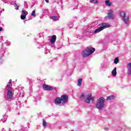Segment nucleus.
Returning a JSON list of instances; mask_svg holds the SVG:
<instances>
[{"mask_svg":"<svg viewBox=\"0 0 131 131\" xmlns=\"http://www.w3.org/2000/svg\"><path fill=\"white\" fill-rule=\"evenodd\" d=\"M96 51V49L94 48H87L82 52L81 55L83 58H87L89 57Z\"/></svg>","mask_w":131,"mask_h":131,"instance_id":"obj_1","label":"nucleus"},{"mask_svg":"<svg viewBox=\"0 0 131 131\" xmlns=\"http://www.w3.org/2000/svg\"><path fill=\"white\" fill-rule=\"evenodd\" d=\"M105 105V98L103 97H100L98 100L97 103H96V108L98 109V110H102L103 108H104V106Z\"/></svg>","mask_w":131,"mask_h":131,"instance_id":"obj_2","label":"nucleus"},{"mask_svg":"<svg viewBox=\"0 0 131 131\" xmlns=\"http://www.w3.org/2000/svg\"><path fill=\"white\" fill-rule=\"evenodd\" d=\"M9 85H7L6 88H7V98L8 100H11L14 96V90L12 87H9Z\"/></svg>","mask_w":131,"mask_h":131,"instance_id":"obj_3","label":"nucleus"},{"mask_svg":"<svg viewBox=\"0 0 131 131\" xmlns=\"http://www.w3.org/2000/svg\"><path fill=\"white\" fill-rule=\"evenodd\" d=\"M120 16L122 17L123 21L124 22L125 24H128L129 17L126 16V14L124 11H122L120 13Z\"/></svg>","mask_w":131,"mask_h":131,"instance_id":"obj_4","label":"nucleus"},{"mask_svg":"<svg viewBox=\"0 0 131 131\" xmlns=\"http://www.w3.org/2000/svg\"><path fill=\"white\" fill-rule=\"evenodd\" d=\"M100 26L101 27H100V28L95 30L94 32V33H98V32H100V31H102V30H103L104 28H108V27H110V25L109 24L104 23L102 24H100Z\"/></svg>","mask_w":131,"mask_h":131,"instance_id":"obj_5","label":"nucleus"},{"mask_svg":"<svg viewBox=\"0 0 131 131\" xmlns=\"http://www.w3.org/2000/svg\"><path fill=\"white\" fill-rule=\"evenodd\" d=\"M92 101V103H94V97H92V94H89L86 96V98H85V102L88 104H90Z\"/></svg>","mask_w":131,"mask_h":131,"instance_id":"obj_6","label":"nucleus"},{"mask_svg":"<svg viewBox=\"0 0 131 131\" xmlns=\"http://www.w3.org/2000/svg\"><path fill=\"white\" fill-rule=\"evenodd\" d=\"M62 104H65L68 102V95H63L60 97Z\"/></svg>","mask_w":131,"mask_h":131,"instance_id":"obj_7","label":"nucleus"},{"mask_svg":"<svg viewBox=\"0 0 131 131\" xmlns=\"http://www.w3.org/2000/svg\"><path fill=\"white\" fill-rule=\"evenodd\" d=\"M106 18L112 19H114V14H113V10H112V9H110L108 10Z\"/></svg>","mask_w":131,"mask_h":131,"instance_id":"obj_8","label":"nucleus"},{"mask_svg":"<svg viewBox=\"0 0 131 131\" xmlns=\"http://www.w3.org/2000/svg\"><path fill=\"white\" fill-rule=\"evenodd\" d=\"M42 87L45 91H54V87L48 84H45L43 85Z\"/></svg>","mask_w":131,"mask_h":131,"instance_id":"obj_9","label":"nucleus"},{"mask_svg":"<svg viewBox=\"0 0 131 131\" xmlns=\"http://www.w3.org/2000/svg\"><path fill=\"white\" fill-rule=\"evenodd\" d=\"M55 103L56 105H59V104H62V100L60 97H57L55 100Z\"/></svg>","mask_w":131,"mask_h":131,"instance_id":"obj_10","label":"nucleus"},{"mask_svg":"<svg viewBox=\"0 0 131 131\" xmlns=\"http://www.w3.org/2000/svg\"><path fill=\"white\" fill-rule=\"evenodd\" d=\"M56 39H57V36H56V35H54L53 36H52V37L51 39L50 42H51V43H55L56 41Z\"/></svg>","mask_w":131,"mask_h":131,"instance_id":"obj_11","label":"nucleus"},{"mask_svg":"<svg viewBox=\"0 0 131 131\" xmlns=\"http://www.w3.org/2000/svg\"><path fill=\"white\" fill-rule=\"evenodd\" d=\"M127 68L129 71L128 73V75H130L131 74V63H129L127 66Z\"/></svg>","mask_w":131,"mask_h":131,"instance_id":"obj_12","label":"nucleus"},{"mask_svg":"<svg viewBox=\"0 0 131 131\" xmlns=\"http://www.w3.org/2000/svg\"><path fill=\"white\" fill-rule=\"evenodd\" d=\"M114 98H115V96H114L113 95L109 96L107 97L106 101H110V100H113V99H114Z\"/></svg>","mask_w":131,"mask_h":131,"instance_id":"obj_13","label":"nucleus"},{"mask_svg":"<svg viewBox=\"0 0 131 131\" xmlns=\"http://www.w3.org/2000/svg\"><path fill=\"white\" fill-rule=\"evenodd\" d=\"M105 5L108 7H111V6H112V3L110 2L109 0H106L105 1Z\"/></svg>","mask_w":131,"mask_h":131,"instance_id":"obj_14","label":"nucleus"},{"mask_svg":"<svg viewBox=\"0 0 131 131\" xmlns=\"http://www.w3.org/2000/svg\"><path fill=\"white\" fill-rule=\"evenodd\" d=\"M82 82V79L79 78L78 80V86H81V83Z\"/></svg>","mask_w":131,"mask_h":131,"instance_id":"obj_15","label":"nucleus"},{"mask_svg":"<svg viewBox=\"0 0 131 131\" xmlns=\"http://www.w3.org/2000/svg\"><path fill=\"white\" fill-rule=\"evenodd\" d=\"M112 75L113 76H115L116 74H117V72H116V68H115L112 72Z\"/></svg>","mask_w":131,"mask_h":131,"instance_id":"obj_16","label":"nucleus"},{"mask_svg":"<svg viewBox=\"0 0 131 131\" xmlns=\"http://www.w3.org/2000/svg\"><path fill=\"white\" fill-rule=\"evenodd\" d=\"M22 13H23V15H24L25 16H27V15H28V12H27L25 10H23Z\"/></svg>","mask_w":131,"mask_h":131,"instance_id":"obj_17","label":"nucleus"},{"mask_svg":"<svg viewBox=\"0 0 131 131\" xmlns=\"http://www.w3.org/2000/svg\"><path fill=\"white\" fill-rule=\"evenodd\" d=\"M119 62V59L118 58V57H117L114 59L115 64H117V63H118Z\"/></svg>","mask_w":131,"mask_h":131,"instance_id":"obj_18","label":"nucleus"},{"mask_svg":"<svg viewBox=\"0 0 131 131\" xmlns=\"http://www.w3.org/2000/svg\"><path fill=\"white\" fill-rule=\"evenodd\" d=\"M90 3L92 4H98V1L97 0H90Z\"/></svg>","mask_w":131,"mask_h":131,"instance_id":"obj_19","label":"nucleus"},{"mask_svg":"<svg viewBox=\"0 0 131 131\" xmlns=\"http://www.w3.org/2000/svg\"><path fill=\"white\" fill-rule=\"evenodd\" d=\"M51 19H53L54 21H57L58 20V17L55 16H52L51 17Z\"/></svg>","mask_w":131,"mask_h":131,"instance_id":"obj_20","label":"nucleus"},{"mask_svg":"<svg viewBox=\"0 0 131 131\" xmlns=\"http://www.w3.org/2000/svg\"><path fill=\"white\" fill-rule=\"evenodd\" d=\"M20 19H21V20H25L26 19V15H21L20 16Z\"/></svg>","mask_w":131,"mask_h":131,"instance_id":"obj_21","label":"nucleus"},{"mask_svg":"<svg viewBox=\"0 0 131 131\" xmlns=\"http://www.w3.org/2000/svg\"><path fill=\"white\" fill-rule=\"evenodd\" d=\"M31 16H33L34 17H35L36 16V14H35V10H33L32 11Z\"/></svg>","mask_w":131,"mask_h":131,"instance_id":"obj_22","label":"nucleus"},{"mask_svg":"<svg viewBox=\"0 0 131 131\" xmlns=\"http://www.w3.org/2000/svg\"><path fill=\"white\" fill-rule=\"evenodd\" d=\"M42 124H43V126H47V122H46L45 119H43Z\"/></svg>","mask_w":131,"mask_h":131,"instance_id":"obj_23","label":"nucleus"},{"mask_svg":"<svg viewBox=\"0 0 131 131\" xmlns=\"http://www.w3.org/2000/svg\"><path fill=\"white\" fill-rule=\"evenodd\" d=\"M11 83H12V79L9 80L8 84L7 85H9V87H10V84H11Z\"/></svg>","mask_w":131,"mask_h":131,"instance_id":"obj_24","label":"nucleus"},{"mask_svg":"<svg viewBox=\"0 0 131 131\" xmlns=\"http://www.w3.org/2000/svg\"><path fill=\"white\" fill-rule=\"evenodd\" d=\"M84 97V94H82L80 96V98H83Z\"/></svg>","mask_w":131,"mask_h":131,"instance_id":"obj_25","label":"nucleus"},{"mask_svg":"<svg viewBox=\"0 0 131 131\" xmlns=\"http://www.w3.org/2000/svg\"><path fill=\"white\" fill-rule=\"evenodd\" d=\"M109 130V128H104V130L107 131V130Z\"/></svg>","mask_w":131,"mask_h":131,"instance_id":"obj_26","label":"nucleus"},{"mask_svg":"<svg viewBox=\"0 0 131 131\" xmlns=\"http://www.w3.org/2000/svg\"><path fill=\"white\" fill-rule=\"evenodd\" d=\"M3 31V27H0V31Z\"/></svg>","mask_w":131,"mask_h":131,"instance_id":"obj_27","label":"nucleus"},{"mask_svg":"<svg viewBox=\"0 0 131 131\" xmlns=\"http://www.w3.org/2000/svg\"><path fill=\"white\" fill-rule=\"evenodd\" d=\"M45 2H46V3H49V0H45Z\"/></svg>","mask_w":131,"mask_h":131,"instance_id":"obj_28","label":"nucleus"},{"mask_svg":"<svg viewBox=\"0 0 131 131\" xmlns=\"http://www.w3.org/2000/svg\"><path fill=\"white\" fill-rule=\"evenodd\" d=\"M16 10H19V8L16 9Z\"/></svg>","mask_w":131,"mask_h":131,"instance_id":"obj_29","label":"nucleus"}]
</instances>
